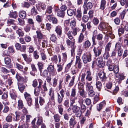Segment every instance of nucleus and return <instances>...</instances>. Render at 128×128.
I'll return each instance as SVG.
<instances>
[{"mask_svg": "<svg viewBox=\"0 0 128 128\" xmlns=\"http://www.w3.org/2000/svg\"><path fill=\"white\" fill-rule=\"evenodd\" d=\"M98 76L101 80L102 82H105L106 80V74L104 72H100L99 73Z\"/></svg>", "mask_w": 128, "mask_h": 128, "instance_id": "9d476101", "label": "nucleus"}, {"mask_svg": "<svg viewBox=\"0 0 128 128\" xmlns=\"http://www.w3.org/2000/svg\"><path fill=\"white\" fill-rule=\"evenodd\" d=\"M51 60L54 63H57L58 60L57 56L56 55L54 56L51 58Z\"/></svg>", "mask_w": 128, "mask_h": 128, "instance_id": "58836bf2", "label": "nucleus"}, {"mask_svg": "<svg viewBox=\"0 0 128 128\" xmlns=\"http://www.w3.org/2000/svg\"><path fill=\"white\" fill-rule=\"evenodd\" d=\"M79 70V69L77 68L76 66H74L72 67L71 69V73L73 75H75Z\"/></svg>", "mask_w": 128, "mask_h": 128, "instance_id": "dca6fc26", "label": "nucleus"}, {"mask_svg": "<svg viewBox=\"0 0 128 128\" xmlns=\"http://www.w3.org/2000/svg\"><path fill=\"white\" fill-rule=\"evenodd\" d=\"M94 55L95 56H99L101 54L102 51V48L99 46L94 47L93 49Z\"/></svg>", "mask_w": 128, "mask_h": 128, "instance_id": "0eeeda50", "label": "nucleus"}, {"mask_svg": "<svg viewBox=\"0 0 128 128\" xmlns=\"http://www.w3.org/2000/svg\"><path fill=\"white\" fill-rule=\"evenodd\" d=\"M116 77L119 78L121 80H123L125 78L124 75L122 74H119L116 76Z\"/></svg>", "mask_w": 128, "mask_h": 128, "instance_id": "603ef678", "label": "nucleus"}, {"mask_svg": "<svg viewBox=\"0 0 128 128\" xmlns=\"http://www.w3.org/2000/svg\"><path fill=\"white\" fill-rule=\"evenodd\" d=\"M38 120L36 124L38 126L42 125V124H44L43 122L42 118L40 116L38 115L37 117Z\"/></svg>", "mask_w": 128, "mask_h": 128, "instance_id": "6ab92c4d", "label": "nucleus"}, {"mask_svg": "<svg viewBox=\"0 0 128 128\" xmlns=\"http://www.w3.org/2000/svg\"><path fill=\"white\" fill-rule=\"evenodd\" d=\"M92 22L95 25H97L99 22V20L97 18H94Z\"/></svg>", "mask_w": 128, "mask_h": 128, "instance_id": "09e8293b", "label": "nucleus"}, {"mask_svg": "<svg viewBox=\"0 0 128 128\" xmlns=\"http://www.w3.org/2000/svg\"><path fill=\"white\" fill-rule=\"evenodd\" d=\"M49 95L50 96V100L52 101L54 103V105L55 103V96L54 91L52 88H51L49 90Z\"/></svg>", "mask_w": 128, "mask_h": 128, "instance_id": "423d86ee", "label": "nucleus"}, {"mask_svg": "<svg viewBox=\"0 0 128 128\" xmlns=\"http://www.w3.org/2000/svg\"><path fill=\"white\" fill-rule=\"evenodd\" d=\"M63 98H64L63 97L60 96V94L58 93H57V101L59 104H60L62 102L63 100Z\"/></svg>", "mask_w": 128, "mask_h": 128, "instance_id": "e433bc0d", "label": "nucleus"}, {"mask_svg": "<svg viewBox=\"0 0 128 128\" xmlns=\"http://www.w3.org/2000/svg\"><path fill=\"white\" fill-rule=\"evenodd\" d=\"M16 115V118L15 119H14V120L17 121L20 119V113L18 112H15Z\"/></svg>", "mask_w": 128, "mask_h": 128, "instance_id": "5fc2aeb1", "label": "nucleus"}, {"mask_svg": "<svg viewBox=\"0 0 128 128\" xmlns=\"http://www.w3.org/2000/svg\"><path fill=\"white\" fill-rule=\"evenodd\" d=\"M5 64L7 65H9L11 62V59L9 57L7 56L4 58Z\"/></svg>", "mask_w": 128, "mask_h": 128, "instance_id": "72a5a7b5", "label": "nucleus"}, {"mask_svg": "<svg viewBox=\"0 0 128 128\" xmlns=\"http://www.w3.org/2000/svg\"><path fill=\"white\" fill-rule=\"evenodd\" d=\"M66 42L68 46H70L71 48H72V46H75L74 42H72L68 39L66 40Z\"/></svg>", "mask_w": 128, "mask_h": 128, "instance_id": "7c9ffc66", "label": "nucleus"}, {"mask_svg": "<svg viewBox=\"0 0 128 128\" xmlns=\"http://www.w3.org/2000/svg\"><path fill=\"white\" fill-rule=\"evenodd\" d=\"M111 44V43L110 42L107 44L105 47V51L106 52H108L110 51Z\"/></svg>", "mask_w": 128, "mask_h": 128, "instance_id": "79ce46f5", "label": "nucleus"}, {"mask_svg": "<svg viewBox=\"0 0 128 128\" xmlns=\"http://www.w3.org/2000/svg\"><path fill=\"white\" fill-rule=\"evenodd\" d=\"M55 122H60V117L58 114H56L54 116Z\"/></svg>", "mask_w": 128, "mask_h": 128, "instance_id": "a19ab883", "label": "nucleus"}, {"mask_svg": "<svg viewBox=\"0 0 128 128\" xmlns=\"http://www.w3.org/2000/svg\"><path fill=\"white\" fill-rule=\"evenodd\" d=\"M84 36L82 33L80 34L78 39V42L79 43H81L84 38Z\"/></svg>", "mask_w": 128, "mask_h": 128, "instance_id": "6e6d98bb", "label": "nucleus"}, {"mask_svg": "<svg viewBox=\"0 0 128 128\" xmlns=\"http://www.w3.org/2000/svg\"><path fill=\"white\" fill-rule=\"evenodd\" d=\"M96 88L99 91H100V88L102 87V84L101 82L99 81H97L96 84Z\"/></svg>", "mask_w": 128, "mask_h": 128, "instance_id": "de8ad7c7", "label": "nucleus"}, {"mask_svg": "<svg viewBox=\"0 0 128 128\" xmlns=\"http://www.w3.org/2000/svg\"><path fill=\"white\" fill-rule=\"evenodd\" d=\"M41 88V87H39L38 86L35 88L34 91V94L36 96H38Z\"/></svg>", "mask_w": 128, "mask_h": 128, "instance_id": "473e14b6", "label": "nucleus"}, {"mask_svg": "<svg viewBox=\"0 0 128 128\" xmlns=\"http://www.w3.org/2000/svg\"><path fill=\"white\" fill-rule=\"evenodd\" d=\"M89 20L88 16L86 15H84L82 17V20L84 23H86L88 22Z\"/></svg>", "mask_w": 128, "mask_h": 128, "instance_id": "c03bdc74", "label": "nucleus"}, {"mask_svg": "<svg viewBox=\"0 0 128 128\" xmlns=\"http://www.w3.org/2000/svg\"><path fill=\"white\" fill-rule=\"evenodd\" d=\"M83 87L84 86L82 84H78L79 92L80 95L82 96H83L84 95V90L83 88Z\"/></svg>", "mask_w": 128, "mask_h": 128, "instance_id": "ddd939ff", "label": "nucleus"}, {"mask_svg": "<svg viewBox=\"0 0 128 128\" xmlns=\"http://www.w3.org/2000/svg\"><path fill=\"white\" fill-rule=\"evenodd\" d=\"M121 46V44L119 42H117L116 44L114 50H120V49Z\"/></svg>", "mask_w": 128, "mask_h": 128, "instance_id": "3c124183", "label": "nucleus"}, {"mask_svg": "<svg viewBox=\"0 0 128 128\" xmlns=\"http://www.w3.org/2000/svg\"><path fill=\"white\" fill-rule=\"evenodd\" d=\"M106 24L103 22L100 23L98 26V28L100 30H104L106 28Z\"/></svg>", "mask_w": 128, "mask_h": 128, "instance_id": "b1692460", "label": "nucleus"}, {"mask_svg": "<svg viewBox=\"0 0 128 128\" xmlns=\"http://www.w3.org/2000/svg\"><path fill=\"white\" fill-rule=\"evenodd\" d=\"M120 2L121 4L124 6L126 4L125 7L126 8L128 6V0H120Z\"/></svg>", "mask_w": 128, "mask_h": 128, "instance_id": "f704fd0d", "label": "nucleus"}, {"mask_svg": "<svg viewBox=\"0 0 128 128\" xmlns=\"http://www.w3.org/2000/svg\"><path fill=\"white\" fill-rule=\"evenodd\" d=\"M24 98L26 100L27 103L29 106L32 105V99L29 94L25 93L24 94Z\"/></svg>", "mask_w": 128, "mask_h": 128, "instance_id": "39448f33", "label": "nucleus"}, {"mask_svg": "<svg viewBox=\"0 0 128 128\" xmlns=\"http://www.w3.org/2000/svg\"><path fill=\"white\" fill-rule=\"evenodd\" d=\"M76 92L75 88H72L70 96L72 97H74L76 95Z\"/></svg>", "mask_w": 128, "mask_h": 128, "instance_id": "ea45409f", "label": "nucleus"}, {"mask_svg": "<svg viewBox=\"0 0 128 128\" xmlns=\"http://www.w3.org/2000/svg\"><path fill=\"white\" fill-rule=\"evenodd\" d=\"M56 35L54 34H52L51 36L50 39L52 42H54L56 40Z\"/></svg>", "mask_w": 128, "mask_h": 128, "instance_id": "13d9d810", "label": "nucleus"}, {"mask_svg": "<svg viewBox=\"0 0 128 128\" xmlns=\"http://www.w3.org/2000/svg\"><path fill=\"white\" fill-rule=\"evenodd\" d=\"M106 103L105 101H103L101 102L100 104L97 105V109L98 111H100L106 105Z\"/></svg>", "mask_w": 128, "mask_h": 128, "instance_id": "4be33fe9", "label": "nucleus"}, {"mask_svg": "<svg viewBox=\"0 0 128 128\" xmlns=\"http://www.w3.org/2000/svg\"><path fill=\"white\" fill-rule=\"evenodd\" d=\"M1 71L4 74L8 73L9 72V71L4 67H2L1 68Z\"/></svg>", "mask_w": 128, "mask_h": 128, "instance_id": "69168bd1", "label": "nucleus"}, {"mask_svg": "<svg viewBox=\"0 0 128 128\" xmlns=\"http://www.w3.org/2000/svg\"><path fill=\"white\" fill-rule=\"evenodd\" d=\"M76 97H74L73 98L70 99V106H72L73 104L75 102V100L77 99Z\"/></svg>", "mask_w": 128, "mask_h": 128, "instance_id": "774afa93", "label": "nucleus"}, {"mask_svg": "<svg viewBox=\"0 0 128 128\" xmlns=\"http://www.w3.org/2000/svg\"><path fill=\"white\" fill-rule=\"evenodd\" d=\"M37 64L39 68V69L40 71H41V70L43 68V66L41 62H38Z\"/></svg>", "mask_w": 128, "mask_h": 128, "instance_id": "338daca9", "label": "nucleus"}, {"mask_svg": "<svg viewBox=\"0 0 128 128\" xmlns=\"http://www.w3.org/2000/svg\"><path fill=\"white\" fill-rule=\"evenodd\" d=\"M84 48L87 49L88 48L91 46V43L88 40L85 41L83 44Z\"/></svg>", "mask_w": 128, "mask_h": 128, "instance_id": "2eb2a0df", "label": "nucleus"}, {"mask_svg": "<svg viewBox=\"0 0 128 128\" xmlns=\"http://www.w3.org/2000/svg\"><path fill=\"white\" fill-rule=\"evenodd\" d=\"M71 78V76L69 74H66L65 75V81L66 84V82L68 83L69 80Z\"/></svg>", "mask_w": 128, "mask_h": 128, "instance_id": "49530a36", "label": "nucleus"}, {"mask_svg": "<svg viewBox=\"0 0 128 128\" xmlns=\"http://www.w3.org/2000/svg\"><path fill=\"white\" fill-rule=\"evenodd\" d=\"M110 54L108 52H106L104 54L103 57L104 59H107L110 56Z\"/></svg>", "mask_w": 128, "mask_h": 128, "instance_id": "864d4df0", "label": "nucleus"}, {"mask_svg": "<svg viewBox=\"0 0 128 128\" xmlns=\"http://www.w3.org/2000/svg\"><path fill=\"white\" fill-rule=\"evenodd\" d=\"M67 13L68 16H72L74 14V11L72 9H69L67 10Z\"/></svg>", "mask_w": 128, "mask_h": 128, "instance_id": "052dcab7", "label": "nucleus"}, {"mask_svg": "<svg viewBox=\"0 0 128 128\" xmlns=\"http://www.w3.org/2000/svg\"><path fill=\"white\" fill-rule=\"evenodd\" d=\"M18 106L19 108H23L24 104L23 102L21 100H19L18 101Z\"/></svg>", "mask_w": 128, "mask_h": 128, "instance_id": "8fccbe9b", "label": "nucleus"}, {"mask_svg": "<svg viewBox=\"0 0 128 128\" xmlns=\"http://www.w3.org/2000/svg\"><path fill=\"white\" fill-rule=\"evenodd\" d=\"M62 62H61L57 65V70L58 72H61L63 70V66L64 64H62Z\"/></svg>", "mask_w": 128, "mask_h": 128, "instance_id": "a878e982", "label": "nucleus"}, {"mask_svg": "<svg viewBox=\"0 0 128 128\" xmlns=\"http://www.w3.org/2000/svg\"><path fill=\"white\" fill-rule=\"evenodd\" d=\"M76 18L79 21H80L81 20L82 12L80 10H77L75 14Z\"/></svg>", "mask_w": 128, "mask_h": 128, "instance_id": "4468645a", "label": "nucleus"}, {"mask_svg": "<svg viewBox=\"0 0 128 128\" xmlns=\"http://www.w3.org/2000/svg\"><path fill=\"white\" fill-rule=\"evenodd\" d=\"M72 110L76 114V115L78 117H79L81 115L82 111L80 110V108L76 105L73 106Z\"/></svg>", "mask_w": 128, "mask_h": 128, "instance_id": "7ed1b4c3", "label": "nucleus"}, {"mask_svg": "<svg viewBox=\"0 0 128 128\" xmlns=\"http://www.w3.org/2000/svg\"><path fill=\"white\" fill-rule=\"evenodd\" d=\"M10 96L12 99H15L17 97L16 94L14 92H11L10 93Z\"/></svg>", "mask_w": 128, "mask_h": 128, "instance_id": "e2e57ef3", "label": "nucleus"}, {"mask_svg": "<svg viewBox=\"0 0 128 128\" xmlns=\"http://www.w3.org/2000/svg\"><path fill=\"white\" fill-rule=\"evenodd\" d=\"M83 99L82 98L80 100L78 101V102L80 106V108L82 111L84 112L86 110V107L85 105L83 104Z\"/></svg>", "mask_w": 128, "mask_h": 128, "instance_id": "9b49d317", "label": "nucleus"}, {"mask_svg": "<svg viewBox=\"0 0 128 128\" xmlns=\"http://www.w3.org/2000/svg\"><path fill=\"white\" fill-rule=\"evenodd\" d=\"M75 118L72 116L70 118L69 121V126L70 128H74L75 125L76 124L77 122L75 121Z\"/></svg>", "mask_w": 128, "mask_h": 128, "instance_id": "1a4fd4ad", "label": "nucleus"}, {"mask_svg": "<svg viewBox=\"0 0 128 128\" xmlns=\"http://www.w3.org/2000/svg\"><path fill=\"white\" fill-rule=\"evenodd\" d=\"M82 63L81 62H76L75 65L74 66L77 67L79 69H80L82 68Z\"/></svg>", "mask_w": 128, "mask_h": 128, "instance_id": "4d7b16f0", "label": "nucleus"}, {"mask_svg": "<svg viewBox=\"0 0 128 128\" xmlns=\"http://www.w3.org/2000/svg\"><path fill=\"white\" fill-rule=\"evenodd\" d=\"M122 24L124 26L125 30L128 31V23L125 21H123Z\"/></svg>", "mask_w": 128, "mask_h": 128, "instance_id": "4c0bfd02", "label": "nucleus"}, {"mask_svg": "<svg viewBox=\"0 0 128 128\" xmlns=\"http://www.w3.org/2000/svg\"><path fill=\"white\" fill-rule=\"evenodd\" d=\"M24 60L28 63L30 62L31 60V56L30 55L28 56L26 54H24Z\"/></svg>", "mask_w": 128, "mask_h": 128, "instance_id": "cd10ccee", "label": "nucleus"}, {"mask_svg": "<svg viewBox=\"0 0 128 128\" xmlns=\"http://www.w3.org/2000/svg\"><path fill=\"white\" fill-rule=\"evenodd\" d=\"M88 94L90 96H93L95 94V93L94 92V90L88 91Z\"/></svg>", "mask_w": 128, "mask_h": 128, "instance_id": "bf43d9fd", "label": "nucleus"}, {"mask_svg": "<svg viewBox=\"0 0 128 128\" xmlns=\"http://www.w3.org/2000/svg\"><path fill=\"white\" fill-rule=\"evenodd\" d=\"M62 60L61 62L62 64H64L67 59V55L66 53H62Z\"/></svg>", "mask_w": 128, "mask_h": 128, "instance_id": "bb28decb", "label": "nucleus"}, {"mask_svg": "<svg viewBox=\"0 0 128 128\" xmlns=\"http://www.w3.org/2000/svg\"><path fill=\"white\" fill-rule=\"evenodd\" d=\"M76 76L75 75L73 76L72 77V79L68 84V86L69 87H71L73 86L74 84V80Z\"/></svg>", "mask_w": 128, "mask_h": 128, "instance_id": "c9c22d12", "label": "nucleus"}, {"mask_svg": "<svg viewBox=\"0 0 128 128\" xmlns=\"http://www.w3.org/2000/svg\"><path fill=\"white\" fill-rule=\"evenodd\" d=\"M47 70L50 75L51 76H56L57 74L54 65L50 64L47 68Z\"/></svg>", "mask_w": 128, "mask_h": 128, "instance_id": "f03ea898", "label": "nucleus"}, {"mask_svg": "<svg viewBox=\"0 0 128 128\" xmlns=\"http://www.w3.org/2000/svg\"><path fill=\"white\" fill-rule=\"evenodd\" d=\"M55 31L58 35L60 36H61L62 31V27L60 26H56Z\"/></svg>", "mask_w": 128, "mask_h": 128, "instance_id": "a211bd4d", "label": "nucleus"}, {"mask_svg": "<svg viewBox=\"0 0 128 128\" xmlns=\"http://www.w3.org/2000/svg\"><path fill=\"white\" fill-rule=\"evenodd\" d=\"M92 83V82L90 83H89L88 82H87L86 83L85 86L86 90L88 91L94 90L93 86L91 85Z\"/></svg>", "mask_w": 128, "mask_h": 128, "instance_id": "aec40b11", "label": "nucleus"}, {"mask_svg": "<svg viewBox=\"0 0 128 128\" xmlns=\"http://www.w3.org/2000/svg\"><path fill=\"white\" fill-rule=\"evenodd\" d=\"M86 79L87 81H90L92 80V77L91 76V74L90 70H87L86 72Z\"/></svg>", "mask_w": 128, "mask_h": 128, "instance_id": "f8f14e48", "label": "nucleus"}, {"mask_svg": "<svg viewBox=\"0 0 128 128\" xmlns=\"http://www.w3.org/2000/svg\"><path fill=\"white\" fill-rule=\"evenodd\" d=\"M106 1L105 0H102L100 6V8L102 10H104L105 8L106 4Z\"/></svg>", "mask_w": 128, "mask_h": 128, "instance_id": "c756f323", "label": "nucleus"}, {"mask_svg": "<svg viewBox=\"0 0 128 128\" xmlns=\"http://www.w3.org/2000/svg\"><path fill=\"white\" fill-rule=\"evenodd\" d=\"M8 97V93L7 92H4L2 96V98L3 100L6 99Z\"/></svg>", "mask_w": 128, "mask_h": 128, "instance_id": "0e129e2a", "label": "nucleus"}, {"mask_svg": "<svg viewBox=\"0 0 128 128\" xmlns=\"http://www.w3.org/2000/svg\"><path fill=\"white\" fill-rule=\"evenodd\" d=\"M85 7L88 8V9H91L93 7L92 3L90 2H88L87 3L85 1L84 5Z\"/></svg>", "mask_w": 128, "mask_h": 128, "instance_id": "5701e85b", "label": "nucleus"}, {"mask_svg": "<svg viewBox=\"0 0 128 128\" xmlns=\"http://www.w3.org/2000/svg\"><path fill=\"white\" fill-rule=\"evenodd\" d=\"M40 72V75L41 76L46 77L48 74V72L47 70L46 69L44 70L43 72L42 71V70H41Z\"/></svg>", "mask_w": 128, "mask_h": 128, "instance_id": "c85d7f7f", "label": "nucleus"}, {"mask_svg": "<svg viewBox=\"0 0 128 128\" xmlns=\"http://www.w3.org/2000/svg\"><path fill=\"white\" fill-rule=\"evenodd\" d=\"M17 14V13L16 12H10V18H15L16 17Z\"/></svg>", "mask_w": 128, "mask_h": 128, "instance_id": "37998d69", "label": "nucleus"}, {"mask_svg": "<svg viewBox=\"0 0 128 128\" xmlns=\"http://www.w3.org/2000/svg\"><path fill=\"white\" fill-rule=\"evenodd\" d=\"M91 54L89 52L84 53L82 56V59L84 63L86 64L88 62H90L91 61Z\"/></svg>", "mask_w": 128, "mask_h": 128, "instance_id": "f257e3e1", "label": "nucleus"}, {"mask_svg": "<svg viewBox=\"0 0 128 128\" xmlns=\"http://www.w3.org/2000/svg\"><path fill=\"white\" fill-rule=\"evenodd\" d=\"M58 109L59 113L61 114H63L62 112L63 111V108H62V104L59 105L58 106Z\"/></svg>", "mask_w": 128, "mask_h": 128, "instance_id": "a18cd8bd", "label": "nucleus"}, {"mask_svg": "<svg viewBox=\"0 0 128 128\" xmlns=\"http://www.w3.org/2000/svg\"><path fill=\"white\" fill-rule=\"evenodd\" d=\"M70 26L71 27L73 28H76V19L74 18H71V21L70 23Z\"/></svg>", "mask_w": 128, "mask_h": 128, "instance_id": "393cba45", "label": "nucleus"}, {"mask_svg": "<svg viewBox=\"0 0 128 128\" xmlns=\"http://www.w3.org/2000/svg\"><path fill=\"white\" fill-rule=\"evenodd\" d=\"M32 118V116L30 115H26V125L24 128H28V123L30 121V119Z\"/></svg>", "mask_w": 128, "mask_h": 128, "instance_id": "412c9836", "label": "nucleus"}, {"mask_svg": "<svg viewBox=\"0 0 128 128\" xmlns=\"http://www.w3.org/2000/svg\"><path fill=\"white\" fill-rule=\"evenodd\" d=\"M31 13L33 15H36L37 14L38 12L37 10L34 7H33L32 9Z\"/></svg>", "mask_w": 128, "mask_h": 128, "instance_id": "680f3d73", "label": "nucleus"}, {"mask_svg": "<svg viewBox=\"0 0 128 128\" xmlns=\"http://www.w3.org/2000/svg\"><path fill=\"white\" fill-rule=\"evenodd\" d=\"M96 64L100 68L103 67L105 65V63L102 61V57L98 58L96 60Z\"/></svg>", "mask_w": 128, "mask_h": 128, "instance_id": "6e6552de", "label": "nucleus"}, {"mask_svg": "<svg viewBox=\"0 0 128 128\" xmlns=\"http://www.w3.org/2000/svg\"><path fill=\"white\" fill-rule=\"evenodd\" d=\"M57 16L63 18L65 16V12L62 11H58L57 13Z\"/></svg>", "mask_w": 128, "mask_h": 128, "instance_id": "2f4dec72", "label": "nucleus"}, {"mask_svg": "<svg viewBox=\"0 0 128 128\" xmlns=\"http://www.w3.org/2000/svg\"><path fill=\"white\" fill-rule=\"evenodd\" d=\"M77 28H72L73 31H69L67 33V35L69 38L70 40L72 39L73 38L74 36H75L77 34Z\"/></svg>", "mask_w": 128, "mask_h": 128, "instance_id": "20e7f679", "label": "nucleus"}, {"mask_svg": "<svg viewBox=\"0 0 128 128\" xmlns=\"http://www.w3.org/2000/svg\"><path fill=\"white\" fill-rule=\"evenodd\" d=\"M53 8L51 6H48L46 10L45 14L46 15L50 14L52 13Z\"/></svg>", "mask_w": 128, "mask_h": 128, "instance_id": "f3484780", "label": "nucleus"}]
</instances>
